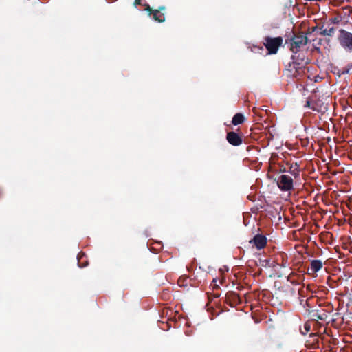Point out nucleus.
<instances>
[{"instance_id":"13","label":"nucleus","mask_w":352,"mask_h":352,"mask_svg":"<svg viewBox=\"0 0 352 352\" xmlns=\"http://www.w3.org/2000/svg\"><path fill=\"white\" fill-rule=\"evenodd\" d=\"M305 328L307 330V331H308L309 330V326H308L307 324L305 325Z\"/></svg>"},{"instance_id":"11","label":"nucleus","mask_w":352,"mask_h":352,"mask_svg":"<svg viewBox=\"0 0 352 352\" xmlns=\"http://www.w3.org/2000/svg\"><path fill=\"white\" fill-rule=\"evenodd\" d=\"M333 32H334V29L333 28H331L329 30L325 29V30H322V34L324 35L331 36L333 33Z\"/></svg>"},{"instance_id":"5","label":"nucleus","mask_w":352,"mask_h":352,"mask_svg":"<svg viewBox=\"0 0 352 352\" xmlns=\"http://www.w3.org/2000/svg\"><path fill=\"white\" fill-rule=\"evenodd\" d=\"M307 106L311 107L313 111L317 112H322L327 110V106L324 103L321 101H315V102H307Z\"/></svg>"},{"instance_id":"9","label":"nucleus","mask_w":352,"mask_h":352,"mask_svg":"<svg viewBox=\"0 0 352 352\" xmlns=\"http://www.w3.org/2000/svg\"><path fill=\"white\" fill-rule=\"evenodd\" d=\"M244 122V116L241 113H236L232 118V124L234 125H238L242 124Z\"/></svg>"},{"instance_id":"7","label":"nucleus","mask_w":352,"mask_h":352,"mask_svg":"<svg viewBox=\"0 0 352 352\" xmlns=\"http://www.w3.org/2000/svg\"><path fill=\"white\" fill-rule=\"evenodd\" d=\"M250 242H253L256 248L261 250L265 246L267 240L265 236L258 234L256 235Z\"/></svg>"},{"instance_id":"1","label":"nucleus","mask_w":352,"mask_h":352,"mask_svg":"<svg viewBox=\"0 0 352 352\" xmlns=\"http://www.w3.org/2000/svg\"><path fill=\"white\" fill-rule=\"evenodd\" d=\"M282 43L283 38L281 37H267L265 39L264 45L270 54H276Z\"/></svg>"},{"instance_id":"12","label":"nucleus","mask_w":352,"mask_h":352,"mask_svg":"<svg viewBox=\"0 0 352 352\" xmlns=\"http://www.w3.org/2000/svg\"><path fill=\"white\" fill-rule=\"evenodd\" d=\"M140 1H141V0H135V5L140 4Z\"/></svg>"},{"instance_id":"4","label":"nucleus","mask_w":352,"mask_h":352,"mask_svg":"<svg viewBox=\"0 0 352 352\" xmlns=\"http://www.w3.org/2000/svg\"><path fill=\"white\" fill-rule=\"evenodd\" d=\"M307 43V38L304 35L295 36L291 41V50L293 53H297L299 49Z\"/></svg>"},{"instance_id":"3","label":"nucleus","mask_w":352,"mask_h":352,"mask_svg":"<svg viewBox=\"0 0 352 352\" xmlns=\"http://www.w3.org/2000/svg\"><path fill=\"white\" fill-rule=\"evenodd\" d=\"M339 41L340 45L347 49L348 50H352V34L344 30H340Z\"/></svg>"},{"instance_id":"2","label":"nucleus","mask_w":352,"mask_h":352,"mask_svg":"<svg viewBox=\"0 0 352 352\" xmlns=\"http://www.w3.org/2000/svg\"><path fill=\"white\" fill-rule=\"evenodd\" d=\"M278 188L283 191H289L293 188V179L287 175H281L277 181Z\"/></svg>"},{"instance_id":"10","label":"nucleus","mask_w":352,"mask_h":352,"mask_svg":"<svg viewBox=\"0 0 352 352\" xmlns=\"http://www.w3.org/2000/svg\"><path fill=\"white\" fill-rule=\"evenodd\" d=\"M153 18L158 22H162L165 19L164 14L161 13L159 10H157L153 12Z\"/></svg>"},{"instance_id":"6","label":"nucleus","mask_w":352,"mask_h":352,"mask_svg":"<svg viewBox=\"0 0 352 352\" xmlns=\"http://www.w3.org/2000/svg\"><path fill=\"white\" fill-rule=\"evenodd\" d=\"M228 142L234 146H239L242 143L241 138L234 132H230L227 134Z\"/></svg>"},{"instance_id":"8","label":"nucleus","mask_w":352,"mask_h":352,"mask_svg":"<svg viewBox=\"0 0 352 352\" xmlns=\"http://www.w3.org/2000/svg\"><path fill=\"white\" fill-rule=\"evenodd\" d=\"M322 267V263L320 260H313L311 262L310 267L308 270L310 271V273L315 274L320 271Z\"/></svg>"}]
</instances>
